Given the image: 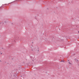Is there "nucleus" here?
<instances>
[{"label":"nucleus","instance_id":"f257e3e1","mask_svg":"<svg viewBox=\"0 0 79 79\" xmlns=\"http://www.w3.org/2000/svg\"><path fill=\"white\" fill-rule=\"evenodd\" d=\"M33 49H34V50H35V49L34 48H33Z\"/></svg>","mask_w":79,"mask_h":79},{"label":"nucleus","instance_id":"f03ea898","mask_svg":"<svg viewBox=\"0 0 79 79\" xmlns=\"http://www.w3.org/2000/svg\"><path fill=\"white\" fill-rule=\"evenodd\" d=\"M76 60L77 61H78V60Z\"/></svg>","mask_w":79,"mask_h":79},{"label":"nucleus","instance_id":"7ed1b4c3","mask_svg":"<svg viewBox=\"0 0 79 79\" xmlns=\"http://www.w3.org/2000/svg\"><path fill=\"white\" fill-rule=\"evenodd\" d=\"M69 64H70V62H69Z\"/></svg>","mask_w":79,"mask_h":79},{"label":"nucleus","instance_id":"20e7f679","mask_svg":"<svg viewBox=\"0 0 79 79\" xmlns=\"http://www.w3.org/2000/svg\"><path fill=\"white\" fill-rule=\"evenodd\" d=\"M63 61V60H62V61Z\"/></svg>","mask_w":79,"mask_h":79},{"label":"nucleus","instance_id":"39448f33","mask_svg":"<svg viewBox=\"0 0 79 79\" xmlns=\"http://www.w3.org/2000/svg\"><path fill=\"white\" fill-rule=\"evenodd\" d=\"M32 50H33V49H32Z\"/></svg>","mask_w":79,"mask_h":79},{"label":"nucleus","instance_id":"423d86ee","mask_svg":"<svg viewBox=\"0 0 79 79\" xmlns=\"http://www.w3.org/2000/svg\"><path fill=\"white\" fill-rule=\"evenodd\" d=\"M0 61H1V60H0Z\"/></svg>","mask_w":79,"mask_h":79},{"label":"nucleus","instance_id":"0eeeda50","mask_svg":"<svg viewBox=\"0 0 79 79\" xmlns=\"http://www.w3.org/2000/svg\"><path fill=\"white\" fill-rule=\"evenodd\" d=\"M78 32H79V31H78Z\"/></svg>","mask_w":79,"mask_h":79}]
</instances>
